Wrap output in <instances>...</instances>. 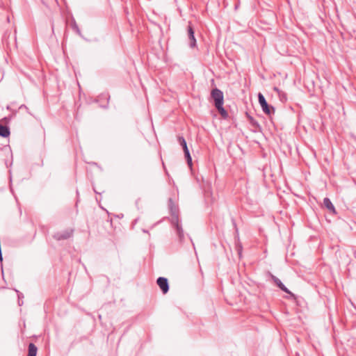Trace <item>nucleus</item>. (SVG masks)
Returning a JSON list of instances; mask_svg holds the SVG:
<instances>
[{"mask_svg": "<svg viewBox=\"0 0 356 356\" xmlns=\"http://www.w3.org/2000/svg\"><path fill=\"white\" fill-rule=\"evenodd\" d=\"M10 129L7 126H4L0 124V136L6 138L10 136Z\"/></svg>", "mask_w": 356, "mask_h": 356, "instance_id": "9d476101", "label": "nucleus"}, {"mask_svg": "<svg viewBox=\"0 0 356 356\" xmlns=\"http://www.w3.org/2000/svg\"><path fill=\"white\" fill-rule=\"evenodd\" d=\"M157 285L161 289L163 294H166L169 291V283L167 278L160 277L157 278Z\"/></svg>", "mask_w": 356, "mask_h": 356, "instance_id": "423d86ee", "label": "nucleus"}, {"mask_svg": "<svg viewBox=\"0 0 356 356\" xmlns=\"http://www.w3.org/2000/svg\"><path fill=\"white\" fill-rule=\"evenodd\" d=\"M74 230L72 229H67L62 232L56 233L54 238L57 241L65 240L70 238L73 234Z\"/></svg>", "mask_w": 356, "mask_h": 356, "instance_id": "39448f33", "label": "nucleus"}, {"mask_svg": "<svg viewBox=\"0 0 356 356\" xmlns=\"http://www.w3.org/2000/svg\"><path fill=\"white\" fill-rule=\"evenodd\" d=\"M211 97L214 101V105L223 104V92L218 88H214L211 90Z\"/></svg>", "mask_w": 356, "mask_h": 356, "instance_id": "20e7f679", "label": "nucleus"}, {"mask_svg": "<svg viewBox=\"0 0 356 356\" xmlns=\"http://www.w3.org/2000/svg\"><path fill=\"white\" fill-rule=\"evenodd\" d=\"M324 206L331 212L336 213L335 208L328 197H325L323 200Z\"/></svg>", "mask_w": 356, "mask_h": 356, "instance_id": "1a4fd4ad", "label": "nucleus"}, {"mask_svg": "<svg viewBox=\"0 0 356 356\" xmlns=\"http://www.w3.org/2000/svg\"><path fill=\"white\" fill-rule=\"evenodd\" d=\"M258 100L264 113L267 115H270L271 113H273L275 112L274 108L268 105L264 96L260 92L258 95Z\"/></svg>", "mask_w": 356, "mask_h": 356, "instance_id": "7ed1b4c3", "label": "nucleus"}, {"mask_svg": "<svg viewBox=\"0 0 356 356\" xmlns=\"http://www.w3.org/2000/svg\"><path fill=\"white\" fill-rule=\"evenodd\" d=\"M270 277L272 280L276 284V286L278 288H280L282 291L289 294H292L291 292L285 286V285L281 282V280L279 278H277L276 276L273 275H270Z\"/></svg>", "mask_w": 356, "mask_h": 356, "instance_id": "0eeeda50", "label": "nucleus"}, {"mask_svg": "<svg viewBox=\"0 0 356 356\" xmlns=\"http://www.w3.org/2000/svg\"><path fill=\"white\" fill-rule=\"evenodd\" d=\"M177 140H178L179 144L183 148V150L184 152V156H185V158H186V160L187 161L188 166L191 168L192 167V158L191 156L190 152L188 148L187 143H186L185 138L183 136H178Z\"/></svg>", "mask_w": 356, "mask_h": 356, "instance_id": "f03ea898", "label": "nucleus"}, {"mask_svg": "<svg viewBox=\"0 0 356 356\" xmlns=\"http://www.w3.org/2000/svg\"><path fill=\"white\" fill-rule=\"evenodd\" d=\"M241 248H242L241 246H240V249H239V252H238L239 254H241Z\"/></svg>", "mask_w": 356, "mask_h": 356, "instance_id": "4468645a", "label": "nucleus"}, {"mask_svg": "<svg viewBox=\"0 0 356 356\" xmlns=\"http://www.w3.org/2000/svg\"><path fill=\"white\" fill-rule=\"evenodd\" d=\"M168 207L171 213V224L175 229L180 243L184 240V233L178 217V211L171 198L168 200Z\"/></svg>", "mask_w": 356, "mask_h": 356, "instance_id": "f257e3e1", "label": "nucleus"}, {"mask_svg": "<svg viewBox=\"0 0 356 356\" xmlns=\"http://www.w3.org/2000/svg\"><path fill=\"white\" fill-rule=\"evenodd\" d=\"M215 107L218 111V112L220 113V114L221 115V116L222 118H227L228 113H227V111L223 108V104H218V105L215 106Z\"/></svg>", "mask_w": 356, "mask_h": 356, "instance_id": "f8f14e48", "label": "nucleus"}, {"mask_svg": "<svg viewBox=\"0 0 356 356\" xmlns=\"http://www.w3.org/2000/svg\"><path fill=\"white\" fill-rule=\"evenodd\" d=\"M232 223H233V225H234V229H235L236 236H238V229L237 228V226H236V222H235L234 219H232Z\"/></svg>", "mask_w": 356, "mask_h": 356, "instance_id": "ddd939ff", "label": "nucleus"}, {"mask_svg": "<svg viewBox=\"0 0 356 356\" xmlns=\"http://www.w3.org/2000/svg\"><path fill=\"white\" fill-rule=\"evenodd\" d=\"M38 348L35 344L31 343L29 345L28 355L27 356H36Z\"/></svg>", "mask_w": 356, "mask_h": 356, "instance_id": "9b49d317", "label": "nucleus"}, {"mask_svg": "<svg viewBox=\"0 0 356 356\" xmlns=\"http://www.w3.org/2000/svg\"><path fill=\"white\" fill-rule=\"evenodd\" d=\"M188 36L190 40L189 46L193 48L196 46V40L194 35V31L192 26L189 24L188 26Z\"/></svg>", "mask_w": 356, "mask_h": 356, "instance_id": "6e6552de", "label": "nucleus"}]
</instances>
